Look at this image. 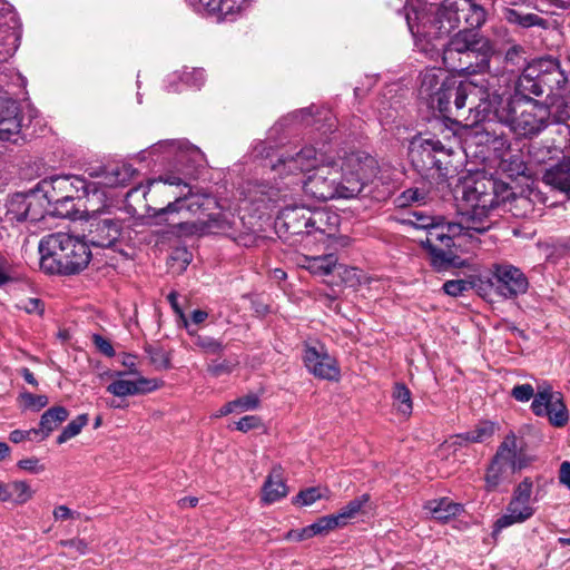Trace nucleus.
<instances>
[{"mask_svg":"<svg viewBox=\"0 0 570 570\" xmlns=\"http://www.w3.org/2000/svg\"><path fill=\"white\" fill-rule=\"evenodd\" d=\"M451 1L458 31L443 47V63L448 69L465 75L488 71L494 45L476 31L485 22V10L474 0Z\"/></svg>","mask_w":570,"mask_h":570,"instance_id":"obj_1","label":"nucleus"},{"mask_svg":"<svg viewBox=\"0 0 570 570\" xmlns=\"http://www.w3.org/2000/svg\"><path fill=\"white\" fill-rule=\"evenodd\" d=\"M511 195L508 184L491 177L482 176L464 183L459 220L448 227L449 230L460 234L461 238H473L474 234H484L494 223V210Z\"/></svg>","mask_w":570,"mask_h":570,"instance_id":"obj_2","label":"nucleus"},{"mask_svg":"<svg viewBox=\"0 0 570 570\" xmlns=\"http://www.w3.org/2000/svg\"><path fill=\"white\" fill-rule=\"evenodd\" d=\"M484 99L474 107L475 122L497 121L522 137L535 136L549 124L550 108L534 99L504 97L497 86Z\"/></svg>","mask_w":570,"mask_h":570,"instance_id":"obj_3","label":"nucleus"},{"mask_svg":"<svg viewBox=\"0 0 570 570\" xmlns=\"http://www.w3.org/2000/svg\"><path fill=\"white\" fill-rule=\"evenodd\" d=\"M495 82H498L495 77L482 80L480 83L446 78L443 89L435 97L433 109H438L441 116L451 122L466 121L469 117L465 114L475 115L474 107L483 102L487 94L490 96L493 92ZM474 120L475 117L471 125L476 124Z\"/></svg>","mask_w":570,"mask_h":570,"instance_id":"obj_4","label":"nucleus"},{"mask_svg":"<svg viewBox=\"0 0 570 570\" xmlns=\"http://www.w3.org/2000/svg\"><path fill=\"white\" fill-rule=\"evenodd\" d=\"M40 267L48 274L72 275L85 269L91 258L86 242L65 233L50 234L39 243Z\"/></svg>","mask_w":570,"mask_h":570,"instance_id":"obj_5","label":"nucleus"},{"mask_svg":"<svg viewBox=\"0 0 570 570\" xmlns=\"http://www.w3.org/2000/svg\"><path fill=\"white\" fill-rule=\"evenodd\" d=\"M407 220L415 228L426 230L425 239H422L421 244L428 249L431 265L435 271L442 272L464 265V261L453 249L461 246V235L453 234L448 228L455 225V222L435 223L434 217L421 210L410 212Z\"/></svg>","mask_w":570,"mask_h":570,"instance_id":"obj_6","label":"nucleus"},{"mask_svg":"<svg viewBox=\"0 0 570 570\" xmlns=\"http://www.w3.org/2000/svg\"><path fill=\"white\" fill-rule=\"evenodd\" d=\"M343 178L338 164L323 157L312 174L301 180V187L306 195L322 202L356 197L360 194L357 180H348L346 185Z\"/></svg>","mask_w":570,"mask_h":570,"instance_id":"obj_7","label":"nucleus"},{"mask_svg":"<svg viewBox=\"0 0 570 570\" xmlns=\"http://www.w3.org/2000/svg\"><path fill=\"white\" fill-rule=\"evenodd\" d=\"M566 80L558 60L540 59L523 69L515 82V90L523 99H530L529 95L541 96L543 86H548L550 90L560 89Z\"/></svg>","mask_w":570,"mask_h":570,"instance_id":"obj_8","label":"nucleus"},{"mask_svg":"<svg viewBox=\"0 0 570 570\" xmlns=\"http://www.w3.org/2000/svg\"><path fill=\"white\" fill-rule=\"evenodd\" d=\"M409 156L422 176L443 179L448 175L451 151L440 140L415 139L411 142Z\"/></svg>","mask_w":570,"mask_h":570,"instance_id":"obj_9","label":"nucleus"},{"mask_svg":"<svg viewBox=\"0 0 570 570\" xmlns=\"http://www.w3.org/2000/svg\"><path fill=\"white\" fill-rule=\"evenodd\" d=\"M524 466L523 461L517 453V439L513 434L508 435L499 446L485 474V488L491 492Z\"/></svg>","mask_w":570,"mask_h":570,"instance_id":"obj_10","label":"nucleus"},{"mask_svg":"<svg viewBox=\"0 0 570 570\" xmlns=\"http://www.w3.org/2000/svg\"><path fill=\"white\" fill-rule=\"evenodd\" d=\"M451 0H443L440 4H431L424 12L417 14L419 23L416 29L409 21V28L413 35L423 37L439 38L448 36L456 30L455 14L451 11L453 8Z\"/></svg>","mask_w":570,"mask_h":570,"instance_id":"obj_11","label":"nucleus"},{"mask_svg":"<svg viewBox=\"0 0 570 570\" xmlns=\"http://www.w3.org/2000/svg\"><path fill=\"white\" fill-rule=\"evenodd\" d=\"M38 190L47 202H59L66 198H81L97 191V184L76 175L53 176L38 183Z\"/></svg>","mask_w":570,"mask_h":570,"instance_id":"obj_12","label":"nucleus"},{"mask_svg":"<svg viewBox=\"0 0 570 570\" xmlns=\"http://www.w3.org/2000/svg\"><path fill=\"white\" fill-rule=\"evenodd\" d=\"M144 189L142 196L148 202L149 195L151 202L164 204L176 199H191L195 198L193 188L184 181L180 177L174 174H166L158 179L148 180L146 186L139 185L131 188L127 197L132 196L138 190Z\"/></svg>","mask_w":570,"mask_h":570,"instance_id":"obj_13","label":"nucleus"},{"mask_svg":"<svg viewBox=\"0 0 570 570\" xmlns=\"http://www.w3.org/2000/svg\"><path fill=\"white\" fill-rule=\"evenodd\" d=\"M323 157L313 146H305L293 155H282L272 169L282 179L292 177L288 185H301V175L312 174Z\"/></svg>","mask_w":570,"mask_h":570,"instance_id":"obj_14","label":"nucleus"},{"mask_svg":"<svg viewBox=\"0 0 570 570\" xmlns=\"http://www.w3.org/2000/svg\"><path fill=\"white\" fill-rule=\"evenodd\" d=\"M490 285L504 299H514L529 289V279L517 266L503 262L490 267Z\"/></svg>","mask_w":570,"mask_h":570,"instance_id":"obj_15","label":"nucleus"},{"mask_svg":"<svg viewBox=\"0 0 570 570\" xmlns=\"http://www.w3.org/2000/svg\"><path fill=\"white\" fill-rule=\"evenodd\" d=\"M531 410L537 416H547L549 422L557 428L564 426L569 421V411L560 392L544 384L538 387Z\"/></svg>","mask_w":570,"mask_h":570,"instance_id":"obj_16","label":"nucleus"},{"mask_svg":"<svg viewBox=\"0 0 570 570\" xmlns=\"http://www.w3.org/2000/svg\"><path fill=\"white\" fill-rule=\"evenodd\" d=\"M334 163L338 164L343 180L347 185L348 180H357L360 194L365 186L377 175L376 160L364 151H352L344 157L340 156Z\"/></svg>","mask_w":570,"mask_h":570,"instance_id":"obj_17","label":"nucleus"},{"mask_svg":"<svg viewBox=\"0 0 570 570\" xmlns=\"http://www.w3.org/2000/svg\"><path fill=\"white\" fill-rule=\"evenodd\" d=\"M22 121L20 102L0 88V141L19 144L23 140Z\"/></svg>","mask_w":570,"mask_h":570,"instance_id":"obj_18","label":"nucleus"},{"mask_svg":"<svg viewBox=\"0 0 570 570\" xmlns=\"http://www.w3.org/2000/svg\"><path fill=\"white\" fill-rule=\"evenodd\" d=\"M88 223L87 242L96 247H110L119 238L121 222L110 215L92 210L86 212Z\"/></svg>","mask_w":570,"mask_h":570,"instance_id":"obj_19","label":"nucleus"},{"mask_svg":"<svg viewBox=\"0 0 570 570\" xmlns=\"http://www.w3.org/2000/svg\"><path fill=\"white\" fill-rule=\"evenodd\" d=\"M303 360L307 370L316 377L327 381L340 379L337 361L328 354L323 344L306 345Z\"/></svg>","mask_w":570,"mask_h":570,"instance_id":"obj_20","label":"nucleus"},{"mask_svg":"<svg viewBox=\"0 0 570 570\" xmlns=\"http://www.w3.org/2000/svg\"><path fill=\"white\" fill-rule=\"evenodd\" d=\"M204 205L202 198L195 195L191 199H176L170 200L164 207H153L147 205V214L155 218L158 224H166L169 226H181V213L184 210L196 213Z\"/></svg>","mask_w":570,"mask_h":570,"instance_id":"obj_21","label":"nucleus"},{"mask_svg":"<svg viewBox=\"0 0 570 570\" xmlns=\"http://www.w3.org/2000/svg\"><path fill=\"white\" fill-rule=\"evenodd\" d=\"M114 375L117 379L107 386V392L118 397L146 394L158 389L156 380L142 376L136 380H126L122 379L126 372H116Z\"/></svg>","mask_w":570,"mask_h":570,"instance_id":"obj_22","label":"nucleus"},{"mask_svg":"<svg viewBox=\"0 0 570 570\" xmlns=\"http://www.w3.org/2000/svg\"><path fill=\"white\" fill-rule=\"evenodd\" d=\"M534 512L535 509L530 504L529 501L511 498L507 505L505 513L495 521L493 533H497L502 529L513 524L525 522L534 514Z\"/></svg>","mask_w":570,"mask_h":570,"instance_id":"obj_23","label":"nucleus"},{"mask_svg":"<svg viewBox=\"0 0 570 570\" xmlns=\"http://www.w3.org/2000/svg\"><path fill=\"white\" fill-rule=\"evenodd\" d=\"M311 208L305 206H287L282 209L278 220L291 235H308Z\"/></svg>","mask_w":570,"mask_h":570,"instance_id":"obj_24","label":"nucleus"},{"mask_svg":"<svg viewBox=\"0 0 570 570\" xmlns=\"http://www.w3.org/2000/svg\"><path fill=\"white\" fill-rule=\"evenodd\" d=\"M288 488L283 478V470L279 465L274 466L262 487V501L272 504L285 498Z\"/></svg>","mask_w":570,"mask_h":570,"instance_id":"obj_25","label":"nucleus"},{"mask_svg":"<svg viewBox=\"0 0 570 570\" xmlns=\"http://www.w3.org/2000/svg\"><path fill=\"white\" fill-rule=\"evenodd\" d=\"M446 78L441 70L436 69H429L421 73L419 95L431 108H434L435 97L443 89Z\"/></svg>","mask_w":570,"mask_h":570,"instance_id":"obj_26","label":"nucleus"},{"mask_svg":"<svg viewBox=\"0 0 570 570\" xmlns=\"http://www.w3.org/2000/svg\"><path fill=\"white\" fill-rule=\"evenodd\" d=\"M543 181L562 193L570 191V158L563 157L556 165L546 169Z\"/></svg>","mask_w":570,"mask_h":570,"instance_id":"obj_27","label":"nucleus"},{"mask_svg":"<svg viewBox=\"0 0 570 570\" xmlns=\"http://www.w3.org/2000/svg\"><path fill=\"white\" fill-rule=\"evenodd\" d=\"M424 510L430 513L432 519L445 523L460 515L464 509L462 504L453 502L449 498H440L428 501L424 504Z\"/></svg>","mask_w":570,"mask_h":570,"instance_id":"obj_28","label":"nucleus"},{"mask_svg":"<svg viewBox=\"0 0 570 570\" xmlns=\"http://www.w3.org/2000/svg\"><path fill=\"white\" fill-rule=\"evenodd\" d=\"M308 235L320 233L323 235H333L338 224V216L324 208H311L308 215Z\"/></svg>","mask_w":570,"mask_h":570,"instance_id":"obj_29","label":"nucleus"},{"mask_svg":"<svg viewBox=\"0 0 570 570\" xmlns=\"http://www.w3.org/2000/svg\"><path fill=\"white\" fill-rule=\"evenodd\" d=\"M33 497V491L26 481L0 482V501L17 505L27 503Z\"/></svg>","mask_w":570,"mask_h":570,"instance_id":"obj_30","label":"nucleus"},{"mask_svg":"<svg viewBox=\"0 0 570 570\" xmlns=\"http://www.w3.org/2000/svg\"><path fill=\"white\" fill-rule=\"evenodd\" d=\"M503 17L509 23L523 29L531 27L548 28V21L544 18L537 13L525 12L521 9L505 8L503 10Z\"/></svg>","mask_w":570,"mask_h":570,"instance_id":"obj_31","label":"nucleus"},{"mask_svg":"<svg viewBox=\"0 0 570 570\" xmlns=\"http://www.w3.org/2000/svg\"><path fill=\"white\" fill-rule=\"evenodd\" d=\"M195 10H206L224 16L232 14L239 10L246 0H187Z\"/></svg>","mask_w":570,"mask_h":570,"instance_id":"obj_32","label":"nucleus"},{"mask_svg":"<svg viewBox=\"0 0 570 570\" xmlns=\"http://www.w3.org/2000/svg\"><path fill=\"white\" fill-rule=\"evenodd\" d=\"M301 265L314 275L326 276L332 274L337 266V257L334 254L304 256Z\"/></svg>","mask_w":570,"mask_h":570,"instance_id":"obj_33","label":"nucleus"},{"mask_svg":"<svg viewBox=\"0 0 570 570\" xmlns=\"http://www.w3.org/2000/svg\"><path fill=\"white\" fill-rule=\"evenodd\" d=\"M137 174L130 164L117 165L104 171L101 184L108 187L127 185Z\"/></svg>","mask_w":570,"mask_h":570,"instance_id":"obj_34","label":"nucleus"},{"mask_svg":"<svg viewBox=\"0 0 570 570\" xmlns=\"http://www.w3.org/2000/svg\"><path fill=\"white\" fill-rule=\"evenodd\" d=\"M205 72L203 69L191 68L190 70L185 69L181 73H174L168 79V91H179L176 81L179 80L189 87L200 88L205 82Z\"/></svg>","mask_w":570,"mask_h":570,"instance_id":"obj_35","label":"nucleus"},{"mask_svg":"<svg viewBox=\"0 0 570 570\" xmlns=\"http://www.w3.org/2000/svg\"><path fill=\"white\" fill-rule=\"evenodd\" d=\"M69 416V412L65 406H53L47 410L40 420L42 429V439H47Z\"/></svg>","mask_w":570,"mask_h":570,"instance_id":"obj_36","label":"nucleus"},{"mask_svg":"<svg viewBox=\"0 0 570 570\" xmlns=\"http://www.w3.org/2000/svg\"><path fill=\"white\" fill-rule=\"evenodd\" d=\"M76 198L59 199V202H47L50 207V215L59 218L78 219L82 218V212L75 203Z\"/></svg>","mask_w":570,"mask_h":570,"instance_id":"obj_37","label":"nucleus"},{"mask_svg":"<svg viewBox=\"0 0 570 570\" xmlns=\"http://www.w3.org/2000/svg\"><path fill=\"white\" fill-rule=\"evenodd\" d=\"M188 334L193 337L194 345L207 355H220L224 351V344L212 336L202 335L188 326L186 328Z\"/></svg>","mask_w":570,"mask_h":570,"instance_id":"obj_38","label":"nucleus"},{"mask_svg":"<svg viewBox=\"0 0 570 570\" xmlns=\"http://www.w3.org/2000/svg\"><path fill=\"white\" fill-rule=\"evenodd\" d=\"M393 406L401 415L409 417L412 414L413 403L411 391L403 383H396L393 390Z\"/></svg>","mask_w":570,"mask_h":570,"instance_id":"obj_39","label":"nucleus"},{"mask_svg":"<svg viewBox=\"0 0 570 570\" xmlns=\"http://www.w3.org/2000/svg\"><path fill=\"white\" fill-rule=\"evenodd\" d=\"M38 187L27 194L28 200V220L38 222L45 217L46 214H50V208L45 205L43 195L40 196Z\"/></svg>","mask_w":570,"mask_h":570,"instance_id":"obj_40","label":"nucleus"},{"mask_svg":"<svg viewBox=\"0 0 570 570\" xmlns=\"http://www.w3.org/2000/svg\"><path fill=\"white\" fill-rule=\"evenodd\" d=\"M27 194L13 195L7 204V215L11 220H28Z\"/></svg>","mask_w":570,"mask_h":570,"instance_id":"obj_41","label":"nucleus"},{"mask_svg":"<svg viewBox=\"0 0 570 570\" xmlns=\"http://www.w3.org/2000/svg\"><path fill=\"white\" fill-rule=\"evenodd\" d=\"M494 434V424L491 422H481L475 426V429L468 431L465 433L459 434L458 439L464 442H474L481 443Z\"/></svg>","mask_w":570,"mask_h":570,"instance_id":"obj_42","label":"nucleus"},{"mask_svg":"<svg viewBox=\"0 0 570 570\" xmlns=\"http://www.w3.org/2000/svg\"><path fill=\"white\" fill-rule=\"evenodd\" d=\"M88 423V415L87 414H80L76 419L71 420L65 429L61 431V433L57 438V443L62 444L70 440L71 438L78 435L82 428Z\"/></svg>","mask_w":570,"mask_h":570,"instance_id":"obj_43","label":"nucleus"},{"mask_svg":"<svg viewBox=\"0 0 570 570\" xmlns=\"http://www.w3.org/2000/svg\"><path fill=\"white\" fill-rule=\"evenodd\" d=\"M145 350L150 358V362L157 368L167 370L170 367V356L163 347L149 345Z\"/></svg>","mask_w":570,"mask_h":570,"instance_id":"obj_44","label":"nucleus"},{"mask_svg":"<svg viewBox=\"0 0 570 570\" xmlns=\"http://www.w3.org/2000/svg\"><path fill=\"white\" fill-rule=\"evenodd\" d=\"M238 361L237 360H214L207 365V372L218 377L223 374H229L237 366Z\"/></svg>","mask_w":570,"mask_h":570,"instance_id":"obj_45","label":"nucleus"},{"mask_svg":"<svg viewBox=\"0 0 570 570\" xmlns=\"http://www.w3.org/2000/svg\"><path fill=\"white\" fill-rule=\"evenodd\" d=\"M471 288L473 283L466 279H451L443 284L444 292L453 297L461 296Z\"/></svg>","mask_w":570,"mask_h":570,"instance_id":"obj_46","label":"nucleus"},{"mask_svg":"<svg viewBox=\"0 0 570 570\" xmlns=\"http://www.w3.org/2000/svg\"><path fill=\"white\" fill-rule=\"evenodd\" d=\"M322 493L320 488L312 487L298 492V494L293 498V504L295 505H312L317 500L322 499Z\"/></svg>","mask_w":570,"mask_h":570,"instance_id":"obj_47","label":"nucleus"},{"mask_svg":"<svg viewBox=\"0 0 570 570\" xmlns=\"http://www.w3.org/2000/svg\"><path fill=\"white\" fill-rule=\"evenodd\" d=\"M20 399L26 409L33 411H40L48 404V397L46 395H36L30 392L21 393Z\"/></svg>","mask_w":570,"mask_h":570,"instance_id":"obj_48","label":"nucleus"},{"mask_svg":"<svg viewBox=\"0 0 570 570\" xmlns=\"http://www.w3.org/2000/svg\"><path fill=\"white\" fill-rule=\"evenodd\" d=\"M524 48L520 45H514L509 48L505 52L504 60L507 63H511L513 67L522 68L527 61L524 57Z\"/></svg>","mask_w":570,"mask_h":570,"instance_id":"obj_49","label":"nucleus"},{"mask_svg":"<svg viewBox=\"0 0 570 570\" xmlns=\"http://www.w3.org/2000/svg\"><path fill=\"white\" fill-rule=\"evenodd\" d=\"M370 501V495L367 493L362 494L358 498L351 500L344 508L341 510L351 519L355 518L362 508Z\"/></svg>","mask_w":570,"mask_h":570,"instance_id":"obj_50","label":"nucleus"},{"mask_svg":"<svg viewBox=\"0 0 570 570\" xmlns=\"http://www.w3.org/2000/svg\"><path fill=\"white\" fill-rule=\"evenodd\" d=\"M534 389L531 384L515 385L511 391V396L519 402H528L531 399L534 400Z\"/></svg>","mask_w":570,"mask_h":570,"instance_id":"obj_51","label":"nucleus"},{"mask_svg":"<svg viewBox=\"0 0 570 570\" xmlns=\"http://www.w3.org/2000/svg\"><path fill=\"white\" fill-rule=\"evenodd\" d=\"M17 466L32 474H39L46 470V466L36 456L19 460Z\"/></svg>","mask_w":570,"mask_h":570,"instance_id":"obj_52","label":"nucleus"},{"mask_svg":"<svg viewBox=\"0 0 570 570\" xmlns=\"http://www.w3.org/2000/svg\"><path fill=\"white\" fill-rule=\"evenodd\" d=\"M425 199V193L420 190L419 188H409L403 191L399 198L400 205H412L413 203H420Z\"/></svg>","mask_w":570,"mask_h":570,"instance_id":"obj_53","label":"nucleus"},{"mask_svg":"<svg viewBox=\"0 0 570 570\" xmlns=\"http://www.w3.org/2000/svg\"><path fill=\"white\" fill-rule=\"evenodd\" d=\"M533 483L529 478L521 481L513 491L512 498L523 501H529L532 495Z\"/></svg>","mask_w":570,"mask_h":570,"instance_id":"obj_54","label":"nucleus"},{"mask_svg":"<svg viewBox=\"0 0 570 570\" xmlns=\"http://www.w3.org/2000/svg\"><path fill=\"white\" fill-rule=\"evenodd\" d=\"M236 429L240 432H248L250 430L259 429L263 426L262 420L257 415H246L235 423Z\"/></svg>","mask_w":570,"mask_h":570,"instance_id":"obj_55","label":"nucleus"},{"mask_svg":"<svg viewBox=\"0 0 570 570\" xmlns=\"http://www.w3.org/2000/svg\"><path fill=\"white\" fill-rule=\"evenodd\" d=\"M234 403H236V410L239 411L255 410L259 405V397L254 393H249L234 400Z\"/></svg>","mask_w":570,"mask_h":570,"instance_id":"obj_56","label":"nucleus"},{"mask_svg":"<svg viewBox=\"0 0 570 570\" xmlns=\"http://www.w3.org/2000/svg\"><path fill=\"white\" fill-rule=\"evenodd\" d=\"M334 523L332 522L330 515L322 517L317 519L314 523L311 524V530L315 535L327 533L331 530H334Z\"/></svg>","mask_w":570,"mask_h":570,"instance_id":"obj_57","label":"nucleus"},{"mask_svg":"<svg viewBox=\"0 0 570 570\" xmlns=\"http://www.w3.org/2000/svg\"><path fill=\"white\" fill-rule=\"evenodd\" d=\"M92 341L97 350L104 355L109 357L115 355V350L107 338L102 337L101 335L95 334L92 336Z\"/></svg>","mask_w":570,"mask_h":570,"instance_id":"obj_58","label":"nucleus"},{"mask_svg":"<svg viewBox=\"0 0 570 570\" xmlns=\"http://www.w3.org/2000/svg\"><path fill=\"white\" fill-rule=\"evenodd\" d=\"M59 546L75 549L80 556L88 552V543L83 539L73 538L69 540H60Z\"/></svg>","mask_w":570,"mask_h":570,"instance_id":"obj_59","label":"nucleus"},{"mask_svg":"<svg viewBox=\"0 0 570 570\" xmlns=\"http://www.w3.org/2000/svg\"><path fill=\"white\" fill-rule=\"evenodd\" d=\"M167 299L173 308V311L175 312V314L181 320V322L184 323V326L186 328H188L189 326V322L188 320L186 318L185 316V313L183 311V308L179 306L178 304V294L177 292L173 291L168 294L167 296Z\"/></svg>","mask_w":570,"mask_h":570,"instance_id":"obj_60","label":"nucleus"},{"mask_svg":"<svg viewBox=\"0 0 570 570\" xmlns=\"http://www.w3.org/2000/svg\"><path fill=\"white\" fill-rule=\"evenodd\" d=\"M505 160L503 161V169L507 171H511L512 175H521L524 174L527 166L523 160L519 156H512L509 167L505 165Z\"/></svg>","mask_w":570,"mask_h":570,"instance_id":"obj_61","label":"nucleus"},{"mask_svg":"<svg viewBox=\"0 0 570 570\" xmlns=\"http://www.w3.org/2000/svg\"><path fill=\"white\" fill-rule=\"evenodd\" d=\"M314 532L311 530V524L301 529V530H291L286 534V539L288 540H296V541H303L305 539H309L314 537Z\"/></svg>","mask_w":570,"mask_h":570,"instance_id":"obj_62","label":"nucleus"},{"mask_svg":"<svg viewBox=\"0 0 570 570\" xmlns=\"http://www.w3.org/2000/svg\"><path fill=\"white\" fill-rule=\"evenodd\" d=\"M23 309L29 314H42L43 312V305L40 299L38 298H29L24 305Z\"/></svg>","mask_w":570,"mask_h":570,"instance_id":"obj_63","label":"nucleus"},{"mask_svg":"<svg viewBox=\"0 0 570 570\" xmlns=\"http://www.w3.org/2000/svg\"><path fill=\"white\" fill-rule=\"evenodd\" d=\"M559 481L570 490V462L563 461L559 470Z\"/></svg>","mask_w":570,"mask_h":570,"instance_id":"obj_64","label":"nucleus"}]
</instances>
